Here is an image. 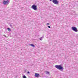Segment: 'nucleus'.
<instances>
[{
	"label": "nucleus",
	"mask_w": 78,
	"mask_h": 78,
	"mask_svg": "<svg viewBox=\"0 0 78 78\" xmlns=\"http://www.w3.org/2000/svg\"><path fill=\"white\" fill-rule=\"evenodd\" d=\"M27 73H30V72L28 71V72H27Z\"/></svg>",
	"instance_id": "nucleus-15"
},
{
	"label": "nucleus",
	"mask_w": 78,
	"mask_h": 78,
	"mask_svg": "<svg viewBox=\"0 0 78 78\" xmlns=\"http://www.w3.org/2000/svg\"><path fill=\"white\" fill-rule=\"evenodd\" d=\"M55 67L57 69H58L59 70H61L62 72H63V70H64V68L61 66V65H55Z\"/></svg>",
	"instance_id": "nucleus-1"
},
{
	"label": "nucleus",
	"mask_w": 78,
	"mask_h": 78,
	"mask_svg": "<svg viewBox=\"0 0 78 78\" xmlns=\"http://www.w3.org/2000/svg\"><path fill=\"white\" fill-rule=\"evenodd\" d=\"M52 2L55 5H58L59 3V1L57 0H53Z\"/></svg>",
	"instance_id": "nucleus-4"
},
{
	"label": "nucleus",
	"mask_w": 78,
	"mask_h": 78,
	"mask_svg": "<svg viewBox=\"0 0 78 78\" xmlns=\"http://www.w3.org/2000/svg\"><path fill=\"white\" fill-rule=\"evenodd\" d=\"M48 28H50V26H48Z\"/></svg>",
	"instance_id": "nucleus-14"
},
{
	"label": "nucleus",
	"mask_w": 78,
	"mask_h": 78,
	"mask_svg": "<svg viewBox=\"0 0 78 78\" xmlns=\"http://www.w3.org/2000/svg\"><path fill=\"white\" fill-rule=\"evenodd\" d=\"M8 30L9 31H11V29L9 28H8Z\"/></svg>",
	"instance_id": "nucleus-11"
},
{
	"label": "nucleus",
	"mask_w": 78,
	"mask_h": 78,
	"mask_svg": "<svg viewBox=\"0 0 78 78\" xmlns=\"http://www.w3.org/2000/svg\"><path fill=\"white\" fill-rule=\"evenodd\" d=\"M23 78H27V77H26V76H25V75H24L23 76Z\"/></svg>",
	"instance_id": "nucleus-10"
},
{
	"label": "nucleus",
	"mask_w": 78,
	"mask_h": 78,
	"mask_svg": "<svg viewBox=\"0 0 78 78\" xmlns=\"http://www.w3.org/2000/svg\"><path fill=\"white\" fill-rule=\"evenodd\" d=\"M3 36H5V35H3Z\"/></svg>",
	"instance_id": "nucleus-16"
},
{
	"label": "nucleus",
	"mask_w": 78,
	"mask_h": 78,
	"mask_svg": "<svg viewBox=\"0 0 78 78\" xmlns=\"http://www.w3.org/2000/svg\"><path fill=\"white\" fill-rule=\"evenodd\" d=\"M46 74H47V75H48L50 73V72L48 71H46Z\"/></svg>",
	"instance_id": "nucleus-8"
},
{
	"label": "nucleus",
	"mask_w": 78,
	"mask_h": 78,
	"mask_svg": "<svg viewBox=\"0 0 78 78\" xmlns=\"http://www.w3.org/2000/svg\"><path fill=\"white\" fill-rule=\"evenodd\" d=\"M74 13H75V12H74Z\"/></svg>",
	"instance_id": "nucleus-17"
},
{
	"label": "nucleus",
	"mask_w": 78,
	"mask_h": 78,
	"mask_svg": "<svg viewBox=\"0 0 78 78\" xmlns=\"http://www.w3.org/2000/svg\"><path fill=\"white\" fill-rule=\"evenodd\" d=\"M31 8L35 10V11H37V5L34 4L33 5L31 6Z\"/></svg>",
	"instance_id": "nucleus-2"
},
{
	"label": "nucleus",
	"mask_w": 78,
	"mask_h": 78,
	"mask_svg": "<svg viewBox=\"0 0 78 78\" xmlns=\"http://www.w3.org/2000/svg\"><path fill=\"white\" fill-rule=\"evenodd\" d=\"M9 3V0L5 1H3V5H7V4H8Z\"/></svg>",
	"instance_id": "nucleus-5"
},
{
	"label": "nucleus",
	"mask_w": 78,
	"mask_h": 78,
	"mask_svg": "<svg viewBox=\"0 0 78 78\" xmlns=\"http://www.w3.org/2000/svg\"><path fill=\"white\" fill-rule=\"evenodd\" d=\"M50 1H51L52 0H49Z\"/></svg>",
	"instance_id": "nucleus-18"
},
{
	"label": "nucleus",
	"mask_w": 78,
	"mask_h": 78,
	"mask_svg": "<svg viewBox=\"0 0 78 78\" xmlns=\"http://www.w3.org/2000/svg\"><path fill=\"white\" fill-rule=\"evenodd\" d=\"M72 30H73V31H75V32H78V29H77V28L76 27H73L71 28Z\"/></svg>",
	"instance_id": "nucleus-3"
},
{
	"label": "nucleus",
	"mask_w": 78,
	"mask_h": 78,
	"mask_svg": "<svg viewBox=\"0 0 78 78\" xmlns=\"http://www.w3.org/2000/svg\"><path fill=\"white\" fill-rule=\"evenodd\" d=\"M34 76L36 78H38V77L40 76V75H39V73H35V74Z\"/></svg>",
	"instance_id": "nucleus-6"
},
{
	"label": "nucleus",
	"mask_w": 78,
	"mask_h": 78,
	"mask_svg": "<svg viewBox=\"0 0 78 78\" xmlns=\"http://www.w3.org/2000/svg\"><path fill=\"white\" fill-rule=\"evenodd\" d=\"M44 38V37H41L40 39V41H42V39H43Z\"/></svg>",
	"instance_id": "nucleus-7"
},
{
	"label": "nucleus",
	"mask_w": 78,
	"mask_h": 78,
	"mask_svg": "<svg viewBox=\"0 0 78 78\" xmlns=\"http://www.w3.org/2000/svg\"><path fill=\"white\" fill-rule=\"evenodd\" d=\"M10 26L12 28V25L10 24Z\"/></svg>",
	"instance_id": "nucleus-13"
},
{
	"label": "nucleus",
	"mask_w": 78,
	"mask_h": 78,
	"mask_svg": "<svg viewBox=\"0 0 78 78\" xmlns=\"http://www.w3.org/2000/svg\"><path fill=\"white\" fill-rule=\"evenodd\" d=\"M30 45L32 46V47H35V46L33 44H31Z\"/></svg>",
	"instance_id": "nucleus-9"
},
{
	"label": "nucleus",
	"mask_w": 78,
	"mask_h": 78,
	"mask_svg": "<svg viewBox=\"0 0 78 78\" xmlns=\"http://www.w3.org/2000/svg\"><path fill=\"white\" fill-rule=\"evenodd\" d=\"M46 25H48V26L50 25V24L49 23H48L46 24Z\"/></svg>",
	"instance_id": "nucleus-12"
}]
</instances>
